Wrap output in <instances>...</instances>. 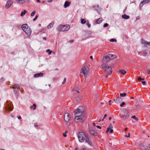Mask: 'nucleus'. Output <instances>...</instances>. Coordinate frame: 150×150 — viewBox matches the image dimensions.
Segmentation results:
<instances>
[{"label": "nucleus", "mask_w": 150, "mask_h": 150, "mask_svg": "<svg viewBox=\"0 0 150 150\" xmlns=\"http://www.w3.org/2000/svg\"><path fill=\"white\" fill-rule=\"evenodd\" d=\"M21 28L23 31L28 36L30 35L31 33V30L30 28L26 24H23Z\"/></svg>", "instance_id": "nucleus-1"}, {"label": "nucleus", "mask_w": 150, "mask_h": 150, "mask_svg": "<svg viewBox=\"0 0 150 150\" xmlns=\"http://www.w3.org/2000/svg\"><path fill=\"white\" fill-rule=\"evenodd\" d=\"M75 117H83L85 116V113L83 110H82L80 109H77L74 111Z\"/></svg>", "instance_id": "nucleus-2"}, {"label": "nucleus", "mask_w": 150, "mask_h": 150, "mask_svg": "<svg viewBox=\"0 0 150 150\" xmlns=\"http://www.w3.org/2000/svg\"><path fill=\"white\" fill-rule=\"evenodd\" d=\"M70 28V25L67 24L63 25H61L57 28V29L58 31H68Z\"/></svg>", "instance_id": "nucleus-3"}, {"label": "nucleus", "mask_w": 150, "mask_h": 150, "mask_svg": "<svg viewBox=\"0 0 150 150\" xmlns=\"http://www.w3.org/2000/svg\"><path fill=\"white\" fill-rule=\"evenodd\" d=\"M102 67L104 70L105 72L108 74H110L112 73V70L111 67L106 65L103 64L101 65Z\"/></svg>", "instance_id": "nucleus-4"}, {"label": "nucleus", "mask_w": 150, "mask_h": 150, "mask_svg": "<svg viewBox=\"0 0 150 150\" xmlns=\"http://www.w3.org/2000/svg\"><path fill=\"white\" fill-rule=\"evenodd\" d=\"M87 135H86L85 133L83 132H79L78 134V138L79 141L80 142H83Z\"/></svg>", "instance_id": "nucleus-5"}, {"label": "nucleus", "mask_w": 150, "mask_h": 150, "mask_svg": "<svg viewBox=\"0 0 150 150\" xmlns=\"http://www.w3.org/2000/svg\"><path fill=\"white\" fill-rule=\"evenodd\" d=\"M89 73V68L86 66L83 67L81 69V73L83 74L84 76L86 77Z\"/></svg>", "instance_id": "nucleus-6"}, {"label": "nucleus", "mask_w": 150, "mask_h": 150, "mask_svg": "<svg viewBox=\"0 0 150 150\" xmlns=\"http://www.w3.org/2000/svg\"><path fill=\"white\" fill-rule=\"evenodd\" d=\"M129 116V113L127 110H125L122 112L120 115V117L125 120L127 119Z\"/></svg>", "instance_id": "nucleus-7"}, {"label": "nucleus", "mask_w": 150, "mask_h": 150, "mask_svg": "<svg viewBox=\"0 0 150 150\" xmlns=\"http://www.w3.org/2000/svg\"><path fill=\"white\" fill-rule=\"evenodd\" d=\"M85 117V116L75 117L74 119L75 121L77 122H83Z\"/></svg>", "instance_id": "nucleus-8"}, {"label": "nucleus", "mask_w": 150, "mask_h": 150, "mask_svg": "<svg viewBox=\"0 0 150 150\" xmlns=\"http://www.w3.org/2000/svg\"><path fill=\"white\" fill-rule=\"evenodd\" d=\"M71 115L68 113H66L64 116V120L65 122H68L71 118Z\"/></svg>", "instance_id": "nucleus-9"}, {"label": "nucleus", "mask_w": 150, "mask_h": 150, "mask_svg": "<svg viewBox=\"0 0 150 150\" xmlns=\"http://www.w3.org/2000/svg\"><path fill=\"white\" fill-rule=\"evenodd\" d=\"M113 101L116 103L119 104L120 102L122 101V99L120 97H115L114 98Z\"/></svg>", "instance_id": "nucleus-10"}, {"label": "nucleus", "mask_w": 150, "mask_h": 150, "mask_svg": "<svg viewBox=\"0 0 150 150\" xmlns=\"http://www.w3.org/2000/svg\"><path fill=\"white\" fill-rule=\"evenodd\" d=\"M13 3V2L12 1L10 0H8L6 5V7L7 8H9L11 6Z\"/></svg>", "instance_id": "nucleus-11"}, {"label": "nucleus", "mask_w": 150, "mask_h": 150, "mask_svg": "<svg viewBox=\"0 0 150 150\" xmlns=\"http://www.w3.org/2000/svg\"><path fill=\"white\" fill-rule=\"evenodd\" d=\"M110 60V59L108 55L104 57L103 58V62L105 63L108 62Z\"/></svg>", "instance_id": "nucleus-12"}, {"label": "nucleus", "mask_w": 150, "mask_h": 150, "mask_svg": "<svg viewBox=\"0 0 150 150\" xmlns=\"http://www.w3.org/2000/svg\"><path fill=\"white\" fill-rule=\"evenodd\" d=\"M19 87V85L17 84H15L13 86V88L14 89V91L16 93L18 91V88Z\"/></svg>", "instance_id": "nucleus-13"}, {"label": "nucleus", "mask_w": 150, "mask_h": 150, "mask_svg": "<svg viewBox=\"0 0 150 150\" xmlns=\"http://www.w3.org/2000/svg\"><path fill=\"white\" fill-rule=\"evenodd\" d=\"M6 108L9 111H11L13 110L12 106L11 104H10L8 102L7 103L6 105Z\"/></svg>", "instance_id": "nucleus-14"}, {"label": "nucleus", "mask_w": 150, "mask_h": 150, "mask_svg": "<svg viewBox=\"0 0 150 150\" xmlns=\"http://www.w3.org/2000/svg\"><path fill=\"white\" fill-rule=\"evenodd\" d=\"M85 142L88 144L90 145H91L92 144L91 141L90 139L87 136L86 137V139H85Z\"/></svg>", "instance_id": "nucleus-15"}, {"label": "nucleus", "mask_w": 150, "mask_h": 150, "mask_svg": "<svg viewBox=\"0 0 150 150\" xmlns=\"http://www.w3.org/2000/svg\"><path fill=\"white\" fill-rule=\"evenodd\" d=\"M108 56L109 57L110 59H113L116 58V56L112 54H109L108 55Z\"/></svg>", "instance_id": "nucleus-16"}, {"label": "nucleus", "mask_w": 150, "mask_h": 150, "mask_svg": "<svg viewBox=\"0 0 150 150\" xmlns=\"http://www.w3.org/2000/svg\"><path fill=\"white\" fill-rule=\"evenodd\" d=\"M83 96L80 95L76 97L75 100L76 101H79L81 100Z\"/></svg>", "instance_id": "nucleus-17"}, {"label": "nucleus", "mask_w": 150, "mask_h": 150, "mask_svg": "<svg viewBox=\"0 0 150 150\" xmlns=\"http://www.w3.org/2000/svg\"><path fill=\"white\" fill-rule=\"evenodd\" d=\"M43 76V74L42 73H40L35 74L34 75V77L35 78L39 77L40 76Z\"/></svg>", "instance_id": "nucleus-18"}, {"label": "nucleus", "mask_w": 150, "mask_h": 150, "mask_svg": "<svg viewBox=\"0 0 150 150\" xmlns=\"http://www.w3.org/2000/svg\"><path fill=\"white\" fill-rule=\"evenodd\" d=\"M140 148L141 149L144 150H146L147 149H149V147L145 146L144 145L141 146H140Z\"/></svg>", "instance_id": "nucleus-19"}, {"label": "nucleus", "mask_w": 150, "mask_h": 150, "mask_svg": "<svg viewBox=\"0 0 150 150\" xmlns=\"http://www.w3.org/2000/svg\"><path fill=\"white\" fill-rule=\"evenodd\" d=\"M141 43L142 44L145 45H149L150 44V42H147L143 40H142Z\"/></svg>", "instance_id": "nucleus-20"}, {"label": "nucleus", "mask_w": 150, "mask_h": 150, "mask_svg": "<svg viewBox=\"0 0 150 150\" xmlns=\"http://www.w3.org/2000/svg\"><path fill=\"white\" fill-rule=\"evenodd\" d=\"M150 0H147V1L146 0L145 1V0H143V1H142L140 4V5L141 6H142L144 4L146 3H148Z\"/></svg>", "instance_id": "nucleus-21"}, {"label": "nucleus", "mask_w": 150, "mask_h": 150, "mask_svg": "<svg viewBox=\"0 0 150 150\" xmlns=\"http://www.w3.org/2000/svg\"><path fill=\"white\" fill-rule=\"evenodd\" d=\"M90 132L94 136H96L97 135V133H96V132H95L93 130H90Z\"/></svg>", "instance_id": "nucleus-22"}, {"label": "nucleus", "mask_w": 150, "mask_h": 150, "mask_svg": "<svg viewBox=\"0 0 150 150\" xmlns=\"http://www.w3.org/2000/svg\"><path fill=\"white\" fill-rule=\"evenodd\" d=\"M112 127L111 126V125H109L107 129V132L109 131V130H110V132L111 133H112L113 132V130L112 129Z\"/></svg>", "instance_id": "nucleus-23"}, {"label": "nucleus", "mask_w": 150, "mask_h": 150, "mask_svg": "<svg viewBox=\"0 0 150 150\" xmlns=\"http://www.w3.org/2000/svg\"><path fill=\"white\" fill-rule=\"evenodd\" d=\"M54 23V22H52V23H50L48 25H47V28L49 29L52 27L53 26Z\"/></svg>", "instance_id": "nucleus-24"}, {"label": "nucleus", "mask_w": 150, "mask_h": 150, "mask_svg": "<svg viewBox=\"0 0 150 150\" xmlns=\"http://www.w3.org/2000/svg\"><path fill=\"white\" fill-rule=\"evenodd\" d=\"M122 18L126 19H128L129 18V16L125 14L122 15Z\"/></svg>", "instance_id": "nucleus-25"}, {"label": "nucleus", "mask_w": 150, "mask_h": 150, "mask_svg": "<svg viewBox=\"0 0 150 150\" xmlns=\"http://www.w3.org/2000/svg\"><path fill=\"white\" fill-rule=\"evenodd\" d=\"M70 5V3L68 1L65 2L64 4V7L65 8H67V7L69 6Z\"/></svg>", "instance_id": "nucleus-26"}, {"label": "nucleus", "mask_w": 150, "mask_h": 150, "mask_svg": "<svg viewBox=\"0 0 150 150\" xmlns=\"http://www.w3.org/2000/svg\"><path fill=\"white\" fill-rule=\"evenodd\" d=\"M27 11L26 10H24L22 12L21 14V16H23L25 15L26 13L27 12Z\"/></svg>", "instance_id": "nucleus-27"}, {"label": "nucleus", "mask_w": 150, "mask_h": 150, "mask_svg": "<svg viewBox=\"0 0 150 150\" xmlns=\"http://www.w3.org/2000/svg\"><path fill=\"white\" fill-rule=\"evenodd\" d=\"M141 108V106L139 104H137V105H136V107H135V109L136 110L139 109Z\"/></svg>", "instance_id": "nucleus-28"}, {"label": "nucleus", "mask_w": 150, "mask_h": 150, "mask_svg": "<svg viewBox=\"0 0 150 150\" xmlns=\"http://www.w3.org/2000/svg\"><path fill=\"white\" fill-rule=\"evenodd\" d=\"M102 19L101 18H99L97 20L96 23L98 24H99L100 23L102 22Z\"/></svg>", "instance_id": "nucleus-29"}, {"label": "nucleus", "mask_w": 150, "mask_h": 150, "mask_svg": "<svg viewBox=\"0 0 150 150\" xmlns=\"http://www.w3.org/2000/svg\"><path fill=\"white\" fill-rule=\"evenodd\" d=\"M86 22V20L85 19H81V23L82 24H84Z\"/></svg>", "instance_id": "nucleus-30"}, {"label": "nucleus", "mask_w": 150, "mask_h": 150, "mask_svg": "<svg viewBox=\"0 0 150 150\" xmlns=\"http://www.w3.org/2000/svg\"><path fill=\"white\" fill-rule=\"evenodd\" d=\"M120 72L123 74H125L126 73V72L123 70H121L120 71Z\"/></svg>", "instance_id": "nucleus-31"}, {"label": "nucleus", "mask_w": 150, "mask_h": 150, "mask_svg": "<svg viewBox=\"0 0 150 150\" xmlns=\"http://www.w3.org/2000/svg\"><path fill=\"white\" fill-rule=\"evenodd\" d=\"M17 1L19 2L20 3L23 4L25 3L24 0H16Z\"/></svg>", "instance_id": "nucleus-32"}, {"label": "nucleus", "mask_w": 150, "mask_h": 150, "mask_svg": "<svg viewBox=\"0 0 150 150\" xmlns=\"http://www.w3.org/2000/svg\"><path fill=\"white\" fill-rule=\"evenodd\" d=\"M46 52H48L49 55L51 54L52 52V51L50 49H47L46 51Z\"/></svg>", "instance_id": "nucleus-33"}, {"label": "nucleus", "mask_w": 150, "mask_h": 150, "mask_svg": "<svg viewBox=\"0 0 150 150\" xmlns=\"http://www.w3.org/2000/svg\"><path fill=\"white\" fill-rule=\"evenodd\" d=\"M126 95V93H121L120 94V97H123L125 96Z\"/></svg>", "instance_id": "nucleus-34"}, {"label": "nucleus", "mask_w": 150, "mask_h": 150, "mask_svg": "<svg viewBox=\"0 0 150 150\" xmlns=\"http://www.w3.org/2000/svg\"><path fill=\"white\" fill-rule=\"evenodd\" d=\"M36 105L35 104H34L33 105V106H31V108H33V110H35L36 109Z\"/></svg>", "instance_id": "nucleus-35"}, {"label": "nucleus", "mask_w": 150, "mask_h": 150, "mask_svg": "<svg viewBox=\"0 0 150 150\" xmlns=\"http://www.w3.org/2000/svg\"><path fill=\"white\" fill-rule=\"evenodd\" d=\"M132 118L134 119L136 121H137L138 120V118L135 115L132 116Z\"/></svg>", "instance_id": "nucleus-36"}, {"label": "nucleus", "mask_w": 150, "mask_h": 150, "mask_svg": "<svg viewBox=\"0 0 150 150\" xmlns=\"http://www.w3.org/2000/svg\"><path fill=\"white\" fill-rule=\"evenodd\" d=\"M35 11H34L31 13V15H30L31 16H33L35 15Z\"/></svg>", "instance_id": "nucleus-37"}, {"label": "nucleus", "mask_w": 150, "mask_h": 150, "mask_svg": "<svg viewBox=\"0 0 150 150\" xmlns=\"http://www.w3.org/2000/svg\"><path fill=\"white\" fill-rule=\"evenodd\" d=\"M116 41H117V40H116V39H113V38L111 39L110 40V42H116Z\"/></svg>", "instance_id": "nucleus-38"}, {"label": "nucleus", "mask_w": 150, "mask_h": 150, "mask_svg": "<svg viewBox=\"0 0 150 150\" xmlns=\"http://www.w3.org/2000/svg\"><path fill=\"white\" fill-rule=\"evenodd\" d=\"M38 15H36V16H35V18L33 19V21H35L38 18Z\"/></svg>", "instance_id": "nucleus-39"}, {"label": "nucleus", "mask_w": 150, "mask_h": 150, "mask_svg": "<svg viewBox=\"0 0 150 150\" xmlns=\"http://www.w3.org/2000/svg\"><path fill=\"white\" fill-rule=\"evenodd\" d=\"M66 78H64V80L62 82V84H64V83H65L66 82Z\"/></svg>", "instance_id": "nucleus-40"}, {"label": "nucleus", "mask_w": 150, "mask_h": 150, "mask_svg": "<svg viewBox=\"0 0 150 150\" xmlns=\"http://www.w3.org/2000/svg\"><path fill=\"white\" fill-rule=\"evenodd\" d=\"M79 150H88V149L87 148L84 147L82 149H80Z\"/></svg>", "instance_id": "nucleus-41"}, {"label": "nucleus", "mask_w": 150, "mask_h": 150, "mask_svg": "<svg viewBox=\"0 0 150 150\" xmlns=\"http://www.w3.org/2000/svg\"><path fill=\"white\" fill-rule=\"evenodd\" d=\"M108 26V24L107 23L103 25V27L104 28Z\"/></svg>", "instance_id": "nucleus-42"}, {"label": "nucleus", "mask_w": 150, "mask_h": 150, "mask_svg": "<svg viewBox=\"0 0 150 150\" xmlns=\"http://www.w3.org/2000/svg\"><path fill=\"white\" fill-rule=\"evenodd\" d=\"M86 25L88 26V28H89L90 27L91 25L89 23H86Z\"/></svg>", "instance_id": "nucleus-43"}, {"label": "nucleus", "mask_w": 150, "mask_h": 150, "mask_svg": "<svg viewBox=\"0 0 150 150\" xmlns=\"http://www.w3.org/2000/svg\"><path fill=\"white\" fill-rule=\"evenodd\" d=\"M125 105V103L124 102H123L120 105V106L121 107H122L123 105Z\"/></svg>", "instance_id": "nucleus-44"}, {"label": "nucleus", "mask_w": 150, "mask_h": 150, "mask_svg": "<svg viewBox=\"0 0 150 150\" xmlns=\"http://www.w3.org/2000/svg\"><path fill=\"white\" fill-rule=\"evenodd\" d=\"M129 135H130V133H128V135H125V137H129Z\"/></svg>", "instance_id": "nucleus-45"}, {"label": "nucleus", "mask_w": 150, "mask_h": 150, "mask_svg": "<svg viewBox=\"0 0 150 150\" xmlns=\"http://www.w3.org/2000/svg\"><path fill=\"white\" fill-rule=\"evenodd\" d=\"M88 81V79H87L86 78H86H85V80L84 82L86 83H87Z\"/></svg>", "instance_id": "nucleus-46"}, {"label": "nucleus", "mask_w": 150, "mask_h": 150, "mask_svg": "<svg viewBox=\"0 0 150 150\" xmlns=\"http://www.w3.org/2000/svg\"><path fill=\"white\" fill-rule=\"evenodd\" d=\"M107 116V115L106 114H105L104 115V117L103 118V119L102 120V121H103L104 120V118L106 117Z\"/></svg>", "instance_id": "nucleus-47"}, {"label": "nucleus", "mask_w": 150, "mask_h": 150, "mask_svg": "<svg viewBox=\"0 0 150 150\" xmlns=\"http://www.w3.org/2000/svg\"><path fill=\"white\" fill-rule=\"evenodd\" d=\"M76 93H79L80 91H79L76 90V92H74V93L75 94H76Z\"/></svg>", "instance_id": "nucleus-48"}, {"label": "nucleus", "mask_w": 150, "mask_h": 150, "mask_svg": "<svg viewBox=\"0 0 150 150\" xmlns=\"http://www.w3.org/2000/svg\"><path fill=\"white\" fill-rule=\"evenodd\" d=\"M138 80H143L144 79L140 77H139L138 78Z\"/></svg>", "instance_id": "nucleus-49"}, {"label": "nucleus", "mask_w": 150, "mask_h": 150, "mask_svg": "<svg viewBox=\"0 0 150 150\" xmlns=\"http://www.w3.org/2000/svg\"><path fill=\"white\" fill-rule=\"evenodd\" d=\"M142 83L143 85H145L146 84V82L145 81H142Z\"/></svg>", "instance_id": "nucleus-50"}, {"label": "nucleus", "mask_w": 150, "mask_h": 150, "mask_svg": "<svg viewBox=\"0 0 150 150\" xmlns=\"http://www.w3.org/2000/svg\"><path fill=\"white\" fill-rule=\"evenodd\" d=\"M63 135L64 137H66L67 136V134L64 133L63 134Z\"/></svg>", "instance_id": "nucleus-51"}, {"label": "nucleus", "mask_w": 150, "mask_h": 150, "mask_svg": "<svg viewBox=\"0 0 150 150\" xmlns=\"http://www.w3.org/2000/svg\"><path fill=\"white\" fill-rule=\"evenodd\" d=\"M146 71H147L148 73L150 74V70L147 69V70Z\"/></svg>", "instance_id": "nucleus-52"}, {"label": "nucleus", "mask_w": 150, "mask_h": 150, "mask_svg": "<svg viewBox=\"0 0 150 150\" xmlns=\"http://www.w3.org/2000/svg\"><path fill=\"white\" fill-rule=\"evenodd\" d=\"M96 127H97V128H98V129H101V127L99 126H97Z\"/></svg>", "instance_id": "nucleus-53"}, {"label": "nucleus", "mask_w": 150, "mask_h": 150, "mask_svg": "<svg viewBox=\"0 0 150 150\" xmlns=\"http://www.w3.org/2000/svg\"><path fill=\"white\" fill-rule=\"evenodd\" d=\"M52 1V0H48L47 1L48 2H49V3H51Z\"/></svg>", "instance_id": "nucleus-54"}, {"label": "nucleus", "mask_w": 150, "mask_h": 150, "mask_svg": "<svg viewBox=\"0 0 150 150\" xmlns=\"http://www.w3.org/2000/svg\"><path fill=\"white\" fill-rule=\"evenodd\" d=\"M73 42H74V40H70L69 41V42L70 43H71Z\"/></svg>", "instance_id": "nucleus-55"}, {"label": "nucleus", "mask_w": 150, "mask_h": 150, "mask_svg": "<svg viewBox=\"0 0 150 150\" xmlns=\"http://www.w3.org/2000/svg\"><path fill=\"white\" fill-rule=\"evenodd\" d=\"M18 119H20L21 118V116H19L18 117Z\"/></svg>", "instance_id": "nucleus-56"}, {"label": "nucleus", "mask_w": 150, "mask_h": 150, "mask_svg": "<svg viewBox=\"0 0 150 150\" xmlns=\"http://www.w3.org/2000/svg\"><path fill=\"white\" fill-rule=\"evenodd\" d=\"M36 1L38 3H40V0H36Z\"/></svg>", "instance_id": "nucleus-57"}, {"label": "nucleus", "mask_w": 150, "mask_h": 150, "mask_svg": "<svg viewBox=\"0 0 150 150\" xmlns=\"http://www.w3.org/2000/svg\"><path fill=\"white\" fill-rule=\"evenodd\" d=\"M72 91H74V92H75L76 90L75 89H72Z\"/></svg>", "instance_id": "nucleus-58"}, {"label": "nucleus", "mask_w": 150, "mask_h": 150, "mask_svg": "<svg viewBox=\"0 0 150 150\" xmlns=\"http://www.w3.org/2000/svg\"><path fill=\"white\" fill-rule=\"evenodd\" d=\"M109 104L110 105H111L112 104V103H111V100H109Z\"/></svg>", "instance_id": "nucleus-59"}, {"label": "nucleus", "mask_w": 150, "mask_h": 150, "mask_svg": "<svg viewBox=\"0 0 150 150\" xmlns=\"http://www.w3.org/2000/svg\"><path fill=\"white\" fill-rule=\"evenodd\" d=\"M1 81H4V78H2L1 79Z\"/></svg>", "instance_id": "nucleus-60"}, {"label": "nucleus", "mask_w": 150, "mask_h": 150, "mask_svg": "<svg viewBox=\"0 0 150 150\" xmlns=\"http://www.w3.org/2000/svg\"><path fill=\"white\" fill-rule=\"evenodd\" d=\"M90 58L92 60H93V57L92 56H91L90 57Z\"/></svg>", "instance_id": "nucleus-61"}, {"label": "nucleus", "mask_w": 150, "mask_h": 150, "mask_svg": "<svg viewBox=\"0 0 150 150\" xmlns=\"http://www.w3.org/2000/svg\"><path fill=\"white\" fill-rule=\"evenodd\" d=\"M47 39L46 38V37H44L43 38V40H46Z\"/></svg>", "instance_id": "nucleus-62"}, {"label": "nucleus", "mask_w": 150, "mask_h": 150, "mask_svg": "<svg viewBox=\"0 0 150 150\" xmlns=\"http://www.w3.org/2000/svg\"><path fill=\"white\" fill-rule=\"evenodd\" d=\"M75 150H78V148H76L75 149Z\"/></svg>", "instance_id": "nucleus-63"}, {"label": "nucleus", "mask_w": 150, "mask_h": 150, "mask_svg": "<svg viewBox=\"0 0 150 150\" xmlns=\"http://www.w3.org/2000/svg\"><path fill=\"white\" fill-rule=\"evenodd\" d=\"M108 75H106V76H105V78H108Z\"/></svg>", "instance_id": "nucleus-64"}]
</instances>
